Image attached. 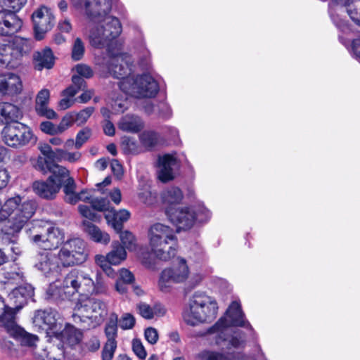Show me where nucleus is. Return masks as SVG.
<instances>
[{
    "label": "nucleus",
    "instance_id": "59",
    "mask_svg": "<svg viewBox=\"0 0 360 360\" xmlns=\"http://www.w3.org/2000/svg\"><path fill=\"white\" fill-rule=\"evenodd\" d=\"M75 69L80 77L90 78L93 76V70L86 65L78 64L75 66Z\"/></svg>",
    "mask_w": 360,
    "mask_h": 360
},
{
    "label": "nucleus",
    "instance_id": "11",
    "mask_svg": "<svg viewBox=\"0 0 360 360\" xmlns=\"http://www.w3.org/2000/svg\"><path fill=\"white\" fill-rule=\"evenodd\" d=\"M190 270L184 258H178L169 268L164 269L160 275L158 285L162 291L167 292L172 283H181L189 277Z\"/></svg>",
    "mask_w": 360,
    "mask_h": 360
},
{
    "label": "nucleus",
    "instance_id": "60",
    "mask_svg": "<svg viewBox=\"0 0 360 360\" xmlns=\"http://www.w3.org/2000/svg\"><path fill=\"white\" fill-rule=\"evenodd\" d=\"M11 261H15L18 257L22 254L21 247L16 243H13L9 248H6Z\"/></svg>",
    "mask_w": 360,
    "mask_h": 360
},
{
    "label": "nucleus",
    "instance_id": "28",
    "mask_svg": "<svg viewBox=\"0 0 360 360\" xmlns=\"http://www.w3.org/2000/svg\"><path fill=\"white\" fill-rule=\"evenodd\" d=\"M130 215V212L125 209L116 211L112 208L105 214V218L109 225L116 231H120L122 229V224L129 219Z\"/></svg>",
    "mask_w": 360,
    "mask_h": 360
},
{
    "label": "nucleus",
    "instance_id": "44",
    "mask_svg": "<svg viewBox=\"0 0 360 360\" xmlns=\"http://www.w3.org/2000/svg\"><path fill=\"white\" fill-rule=\"evenodd\" d=\"M135 323L134 316L129 313L124 314L117 321L120 327L123 330L131 329L134 326Z\"/></svg>",
    "mask_w": 360,
    "mask_h": 360
},
{
    "label": "nucleus",
    "instance_id": "33",
    "mask_svg": "<svg viewBox=\"0 0 360 360\" xmlns=\"http://www.w3.org/2000/svg\"><path fill=\"white\" fill-rule=\"evenodd\" d=\"M5 91L8 95L18 94L22 89L20 77L13 73L4 74Z\"/></svg>",
    "mask_w": 360,
    "mask_h": 360
},
{
    "label": "nucleus",
    "instance_id": "37",
    "mask_svg": "<svg viewBox=\"0 0 360 360\" xmlns=\"http://www.w3.org/2000/svg\"><path fill=\"white\" fill-rule=\"evenodd\" d=\"M120 233V239L122 245L124 249L129 251H134L137 248V241L136 236L129 231H118Z\"/></svg>",
    "mask_w": 360,
    "mask_h": 360
},
{
    "label": "nucleus",
    "instance_id": "54",
    "mask_svg": "<svg viewBox=\"0 0 360 360\" xmlns=\"http://www.w3.org/2000/svg\"><path fill=\"white\" fill-rule=\"evenodd\" d=\"M156 193L149 190H145L139 193V199L146 205H151L156 202Z\"/></svg>",
    "mask_w": 360,
    "mask_h": 360
},
{
    "label": "nucleus",
    "instance_id": "42",
    "mask_svg": "<svg viewBox=\"0 0 360 360\" xmlns=\"http://www.w3.org/2000/svg\"><path fill=\"white\" fill-rule=\"evenodd\" d=\"M78 210L81 215L86 219L90 220L96 221H98L100 219V217L98 215V214L96 212V210L92 208V207H89L87 205H80L78 207Z\"/></svg>",
    "mask_w": 360,
    "mask_h": 360
},
{
    "label": "nucleus",
    "instance_id": "4",
    "mask_svg": "<svg viewBox=\"0 0 360 360\" xmlns=\"http://www.w3.org/2000/svg\"><path fill=\"white\" fill-rule=\"evenodd\" d=\"M149 245L152 253L158 259L169 261L178 250L177 237L171 227L157 223L148 231Z\"/></svg>",
    "mask_w": 360,
    "mask_h": 360
},
{
    "label": "nucleus",
    "instance_id": "18",
    "mask_svg": "<svg viewBox=\"0 0 360 360\" xmlns=\"http://www.w3.org/2000/svg\"><path fill=\"white\" fill-rule=\"evenodd\" d=\"M179 164L174 155L165 154L158 158V176L162 182L174 179Z\"/></svg>",
    "mask_w": 360,
    "mask_h": 360
},
{
    "label": "nucleus",
    "instance_id": "55",
    "mask_svg": "<svg viewBox=\"0 0 360 360\" xmlns=\"http://www.w3.org/2000/svg\"><path fill=\"white\" fill-rule=\"evenodd\" d=\"M132 349L134 354L141 359H144L146 357V352L145 348L139 339H134L132 341Z\"/></svg>",
    "mask_w": 360,
    "mask_h": 360
},
{
    "label": "nucleus",
    "instance_id": "52",
    "mask_svg": "<svg viewBox=\"0 0 360 360\" xmlns=\"http://www.w3.org/2000/svg\"><path fill=\"white\" fill-rule=\"evenodd\" d=\"M136 309L140 316H141L143 319H153L152 306L145 302H140L136 305Z\"/></svg>",
    "mask_w": 360,
    "mask_h": 360
},
{
    "label": "nucleus",
    "instance_id": "38",
    "mask_svg": "<svg viewBox=\"0 0 360 360\" xmlns=\"http://www.w3.org/2000/svg\"><path fill=\"white\" fill-rule=\"evenodd\" d=\"M117 321L118 318L117 314H112L105 328L107 341L111 340L112 342H116L115 338L117 337Z\"/></svg>",
    "mask_w": 360,
    "mask_h": 360
},
{
    "label": "nucleus",
    "instance_id": "61",
    "mask_svg": "<svg viewBox=\"0 0 360 360\" xmlns=\"http://www.w3.org/2000/svg\"><path fill=\"white\" fill-rule=\"evenodd\" d=\"M248 357L240 352H233L220 354L219 360H248Z\"/></svg>",
    "mask_w": 360,
    "mask_h": 360
},
{
    "label": "nucleus",
    "instance_id": "43",
    "mask_svg": "<svg viewBox=\"0 0 360 360\" xmlns=\"http://www.w3.org/2000/svg\"><path fill=\"white\" fill-rule=\"evenodd\" d=\"M91 135V130L88 127L79 131L75 138V148L79 149L89 140Z\"/></svg>",
    "mask_w": 360,
    "mask_h": 360
},
{
    "label": "nucleus",
    "instance_id": "19",
    "mask_svg": "<svg viewBox=\"0 0 360 360\" xmlns=\"http://www.w3.org/2000/svg\"><path fill=\"white\" fill-rule=\"evenodd\" d=\"M167 216L179 230L189 229L195 221L193 209L188 207L178 208L173 212L169 210Z\"/></svg>",
    "mask_w": 360,
    "mask_h": 360
},
{
    "label": "nucleus",
    "instance_id": "21",
    "mask_svg": "<svg viewBox=\"0 0 360 360\" xmlns=\"http://www.w3.org/2000/svg\"><path fill=\"white\" fill-rule=\"evenodd\" d=\"M35 266L46 276L57 273L60 261L58 257L49 252H41L36 256Z\"/></svg>",
    "mask_w": 360,
    "mask_h": 360
},
{
    "label": "nucleus",
    "instance_id": "3",
    "mask_svg": "<svg viewBox=\"0 0 360 360\" xmlns=\"http://www.w3.org/2000/svg\"><path fill=\"white\" fill-rule=\"evenodd\" d=\"M35 201H22L19 195L8 199L0 210V230L6 235L16 236L34 214Z\"/></svg>",
    "mask_w": 360,
    "mask_h": 360
},
{
    "label": "nucleus",
    "instance_id": "6",
    "mask_svg": "<svg viewBox=\"0 0 360 360\" xmlns=\"http://www.w3.org/2000/svg\"><path fill=\"white\" fill-rule=\"evenodd\" d=\"M73 314L76 323H83L84 327L94 328L100 325L107 315V306L100 300L85 297L77 302Z\"/></svg>",
    "mask_w": 360,
    "mask_h": 360
},
{
    "label": "nucleus",
    "instance_id": "14",
    "mask_svg": "<svg viewBox=\"0 0 360 360\" xmlns=\"http://www.w3.org/2000/svg\"><path fill=\"white\" fill-rule=\"evenodd\" d=\"M30 241L45 250L55 249L64 240V233L58 228L52 225L44 226L41 232H36L30 236Z\"/></svg>",
    "mask_w": 360,
    "mask_h": 360
},
{
    "label": "nucleus",
    "instance_id": "46",
    "mask_svg": "<svg viewBox=\"0 0 360 360\" xmlns=\"http://www.w3.org/2000/svg\"><path fill=\"white\" fill-rule=\"evenodd\" d=\"M27 0H0L2 7L12 9L13 11H20L27 3Z\"/></svg>",
    "mask_w": 360,
    "mask_h": 360
},
{
    "label": "nucleus",
    "instance_id": "8",
    "mask_svg": "<svg viewBox=\"0 0 360 360\" xmlns=\"http://www.w3.org/2000/svg\"><path fill=\"white\" fill-rule=\"evenodd\" d=\"M0 323L7 333L22 346L34 347L38 342L37 335L27 333L15 323V311L11 308L0 314Z\"/></svg>",
    "mask_w": 360,
    "mask_h": 360
},
{
    "label": "nucleus",
    "instance_id": "39",
    "mask_svg": "<svg viewBox=\"0 0 360 360\" xmlns=\"http://www.w3.org/2000/svg\"><path fill=\"white\" fill-rule=\"evenodd\" d=\"M56 158L59 161H67L71 163H74L79 160L82 157L80 152H69L64 149H56Z\"/></svg>",
    "mask_w": 360,
    "mask_h": 360
},
{
    "label": "nucleus",
    "instance_id": "48",
    "mask_svg": "<svg viewBox=\"0 0 360 360\" xmlns=\"http://www.w3.org/2000/svg\"><path fill=\"white\" fill-rule=\"evenodd\" d=\"M158 116L164 120H169L172 117V110L165 101L160 102L157 106Z\"/></svg>",
    "mask_w": 360,
    "mask_h": 360
},
{
    "label": "nucleus",
    "instance_id": "2",
    "mask_svg": "<svg viewBox=\"0 0 360 360\" xmlns=\"http://www.w3.org/2000/svg\"><path fill=\"white\" fill-rule=\"evenodd\" d=\"M238 326L252 330L251 325L245 320L240 303L233 301L229 305L224 316L208 329L207 335L209 339L214 340L217 345L228 341L232 347L238 348L245 342L244 333L234 328Z\"/></svg>",
    "mask_w": 360,
    "mask_h": 360
},
{
    "label": "nucleus",
    "instance_id": "47",
    "mask_svg": "<svg viewBox=\"0 0 360 360\" xmlns=\"http://www.w3.org/2000/svg\"><path fill=\"white\" fill-rule=\"evenodd\" d=\"M117 348V342L107 341L102 351V360H112Z\"/></svg>",
    "mask_w": 360,
    "mask_h": 360
},
{
    "label": "nucleus",
    "instance_id": "40",
    "mask_svg": "<svg viewBox=\"0 0 360 360\" xmlns=\"http://www.w3.org/2000/svg\"><path fill=\"white\" fill-rule=\"evenodd\" d=\"M84 44L80 38H77L72 48V58L73 60L77 61L81 60L84 54Z\"/></svg>",
    "mask_w": 360,
    "mask_h": 360
},
{
    "label": "nucleus",
    "instance_id": "51",
    "mask_svg": "<svg viewBox=\"0 0 360 360\" xmlns=\"http://www.w3.org/2000/svg\"><path fill=\"white\" fill-rule=\"evenodd\" d=\"M90 204L96 211L108 212L109 210V202L104 198H94L90 201Z\"/></svg>",
    "mask_w": 360,
    "mask_h": 360
},
{
    "label": "nucleus",
    "instance_id": "23",
    "mask_svg": "<svg viewBox=\"0 0 360 360\" xmlns=\"http://www.w3.org/2000/svg\"><path fill=\"white\" fill-rule=\"evenodd\" d=\"M183 197L182 191L177 187H171L162 192L161 200L167 215L169 210L173 212L176 209V207L181 203Z\"/></svg>",
    "mask_w": 360,
    "mask_h": 360
},
{
    "label": "nucleus",
    "instance_id": "26",
    "mask_svg": "<svg viewBox=\"0 0 360 360\" xmlns=\"http://www.w3.org/2000/svg\"><path fill=\"white\" fill-rule=\"evenodd\" d=\"M33 165L37 170L43 174L50 172L52 174L63 176L68 174V169L65 167L53 162L48 160L46 157L39 156Z\"/></svg>",
    "mask_w": 360,
    "mask_h": 360
},
{
    "label": "nucleus",
    "instance_id": "10",
    "mask_svg": "<svg viewBox=\"0 0 360 360\" xmlns=\"http://www.w3.org/2000/svg\"><path fill=\"white\" fill-rule=\"evenodd\" d=\"M13 122L3 129L2 139L5 144L17 148L36 141L32 130L28 127L20 122Z\"/></svg>",
    "mask_w": 360,
    "mask_h": 360
},
{
    "label": "nucleus",
    "instance_id": "63",
    "mask_svg": "<svg viewBox=\"0 0 360 360\" xmlns=\"http://www.w3.org/2000/svg\"><path fill=\"white\" fill-rule=\"evenodd\" d=\"M120 278L124 283H131L134 280L133 274L127 269H122L120 271Z\"/></svg>",
    "mask_w": 360,
    "mask_h": 360
},
{
    "label": "nucleus",
    "instance_id": "29",
    "mask_svg": "<svg viewBox=\"0 0 360 360\" xmlns=\"http://www.w3.org/2000/svg\"><path fill=\"white\" fill-rule=\"evenodd\" d=\"M22 117L20 110L10 103H0V124L16 121Z\"/></svg>",
    "mask_w": 360,
    "mask_h": 360
},
{
    "label": "nucleus",
    "instance_id": "13",
    "mask_svg": "<svg viewBox=\"0 0 360 360\" xmlns=\"http://www.w3.org/2000/svg\"><path fill=\"white\" fill-rule=\"evenodd\" d=\"M63 318L55 309L37 311L33 317V323L47 334L57 335L63 327Z\"/></svg>",
    "mask_w": 360,
    "mask_h": 360
},
{
    "label": "nucleus",
    "instance_id": "15",
    "mask_svg": "<svg viewBox=\"0 0 360 360\" xmlns=\"http://www.w3.org/2000/svg\"><path fill=\"white\" fill-rule=\"evenodd\" d=\"M10 51L6 53V68H16L22 63V58L27 56L32 49L30 40L15 37L8 43Z\"/></svg>",
    "mask_w": 360,
    "mask_h": 360
},
{
    "label": "nucleus",
    "instance_id": "32",
    "mask_svg": "<svg viewBox=\"0 0 360 360\" xmlns=\"http://www.w3.org/2000/svg\"><path fill=\"white\" fill-rule=\"evenodd\" d=\"M84 231L90 236L91 238L96 243L108 244L110 240L108 233L101 231L99 228L93 224L91 221L84 220L83 221Z\"/></svg>",
    "mask_w": 360,
    "mask_h": 360
},
{
    "label": "nucleus",
    "instance_id": "20",
    "mask_svg": "<svg viewBox=\"0 0 360 360\" xmlns=\"http://www.w3.org/2000/svg\"><path fill=\"white\" fill-rule=\"evenodd\" d=\"M22 25V20L14 12L6 9L0 11V35L14 34L20 30Z\"/></svg>",
    "mask_w": 360,
    "mask_h": 360
},
{
    "label": "nucleus",
    "instance_id": "49",
    "mask_svg": "<svg viewBox=\"0 0 360 360\" xmlns=\"http://www.w3.org/2000/svg\"><path fill=\"white\" fill-rule=\"evenodd\" d=\"M94 111V108L87 107L85 109L79 112L78 113H75V118L77 125H82L84 124L91 117Z\"/></svg>",
    "mask_w": 360,
    "mask_h": 360
},
{
    "label": "nucleus",
    "instance_id": "12",
    "mask_svg": "<svg viewBox=\"0 0 360 360\" xmlns=\"http://www.w3.org/2000/svg\"><path fill=\"white\" fill-rule=\"evenodd\" d=\"M108 60L105 64L110 74L115 78L121 79L120 83L127 79H132V63L129 56L125 53L113 55L110 50L108 51Z\"/></svg>",
    "mask_w": 360,
    "mask_h": 360
},
{
    "label": "nucleus",
    "instance_id": "62",
    "mask_svg": "<svg viewBox=\"0 0 360 360\" xmlns=\"http://www.w3.org/2000/svg\"><path fill=\"white\" fill-rule=\"evenodd\" d=\"M38 148L40 152L47 158H56V151L54 152L48 143H40Z\"/></svg>",
    "mask_w": 360,
    "mask_h": 360
},
{
    "label": "nucleus",
    "instance_id": "64",
    "mask_svg": "<svg viewBox=\"0 0 360 360\" xmlns=\"http://www.w3.org/2000/svg\"><path fill=\"white\" fill-rule=\"evenodd\" d=\"M10 51L7 44L0 43V66L6 68V53Z\"/></svg>",
    "mask_w": 360,
    "mask_h": 360
},
{
    "label": "nucleus",
    "instance_id": "56",
    "mask_svg": "<svg viewBox=\"0 0 360 360\" xmlns=\"http://www.w3.org/2000/svg\"><path fill=\"white\" fill-rule=\"evenodd\" d=\"M220 352L205 349L199 352L197 355L198 360H219Z\"/></svg>",
    "mask_w": 360,
    "mask_h": 360
},
{
    "label": "nucleus",
    "instance_id": "24",
    "mask_svg": "<svg viewBox=\"0 0 360 360\" xmlns=\"http://www.w3.org/2000/svg\"><path fill=\"white\" fill-rule=\"evenodd\" d=\"M55 336L70 347L79 344L83 338L82 332L69 323H66L65 328Z\"/></svg>",
    "mask_w": 360,
    "mask_h": 360
},
{
    "label": "nucleus",
    "instance_id": "17",
    "mask_svg": "<svg viewBox=\"0 0 360 360\" xmlns=\"http://www.w3.org/2000/svg\"><path fill=\"white\" fill-rule=\"evenodd\" d=\"M60 175L51 174L46 180L35 181L32 184L34 193L41 198L54 199L61 188V182L58 181ZM62 177H64L62 176Z\"/></svg>",
    "mask_w": 360,
    "mask_h": 360
},
{
    "label": "nucleus",
    "instance_id": "30",
    "mask_svg": "<svg viewBox=\"0 0 360 360\" xmlns=\"http://www.w3.org/2000/svg\"><path fill=\"white\" fill-rule=\"evenodd\" d=\"M58 181L61 182V186H63L65 202L72 205L76 204V184L74 179L70 176L69 171L68 170V174L64 177H58Z\"/></svg>",
    "mask_w": 360,
    "mask_h": 360
},
{
    "label": "nucleus",
    "instance_id": "1",
    "mask_svg": "<svg viewBox=\"0 0 360 360\" xmlns=\"http://www.w3.org/2000/svg\"><path fill=\"white\" fill-rule=\"evenodd\" d=\"M106 290V286L98 274L94 282L89 274L84 271L72 269L62 281L51 283L46 290L49 299L54 301L71 300L76 295L87 296L101 294Z\"/></svg>",
    "mask_w": 360,
    "mask_h": 360
},
{
    "label": "nucleus",
    "instance_id": "36",
    "mask_svg": "<svg viewBox=\"0 0 360 360\" xmlns=\"http://www.w3.org/2000/svg\"><path fill=\"white\" fill-rule=\"evenodd\" d=\"M143 153L152 150L158 143L159 134L154 131H144L139 136Z\"/></svg>",
    "mask_w": 360,
    "mask_h": 360
},
{
    "label": "nucleus",
    "instance_id": "22",
    "mask_svg": "<svg viewBox=\"0 0 360 360\" xmlns=\"http://www.w3.org/2000/svg\"><path fill=\"white\" fill-rule=\"evenodd\" d=\"M34 295V290L30 285H20L13 289L8 295L9 300L13 302L14 308L11 307L16 313ZM10 308L6 305L5 310Z\"/></svg>",
    "mask_w": 360,
    "mask_h": 360
},
{
    "label": "nucleus",
    "instance_id": "16",
    "mask_svg": "<svg viewBox=\"0 0 360 360\" xmlns=\"http://www.w3.org/2000/svg\"><path fill=\"white\" fill-rule=\"evenodd\" d=\"M35 38L41 40L45 34L51 30L54 24V15L51 11L45 6L36 10L32 15Z\"/></svg>",
    "mask_w": 360,
    "mask_h": 360
},
{
    "label": "nucleus",
    "instance_id": "57",
    "mask_svg": "<svg viewBox=\"0 0 360 360\" xmlns=\"http://www.w3.org/2000/svg\"><path fill=\"white\" fill-rule=\"evenodd\" d=\"M41 130L48 134L54 135L60 134L58 129V125H55L49 121L42 122L40 124Z\"/></svg>",
    "mask_w": 360,
    "mask_h": 360
},
{
    "label": "nucleus",
    "instance_id": "5",
    "mask_svg": "<svg viewBox=\"0 0 360 360\" xmlns=\"http://www.w3.org/2000/svg\"><path fill=\"white\" fill-rule=\"evenodd\" d=\"M217 311L215 299L198 291L190 297L188 307L183 312V319L187 324L194 326L213 320Z\"/></svg>",
    "mask_w": 360,
    "mask_h": 360
},
{
    "label": "nucleus",
    "instance_id": "27",
    "mask_svg": "<svg viewBox=\"0 0 360 360\" xmlns=\"http://www.w3.org/2000/svg\"><path fill=\"white\" fill-rule=\"evenodd\" d=\"M117 127L123 131L136 134L144 127V124L139 117L127 114L121 117L117 123Z\"/></svg>",
    "mask_w": 360,
    "mask_h": 360
},
{
    "label": "nucleus",
    "instance_id": "7",
    "mask_svg": "<svg viewBox=\"0 0 360 360\" xmlns=\"http://www.w3.org/2000/svg\"><path fill=\"white\" fill-rule=\"evenodd\" d=\"M120 89L125 95L135 98H152L158 93L159 85L151 75L143 74L122 81Z\"/></svg>",
    "mask_w": 360,
    "mask_h": 360
},
{
    "label": "nucleus",
    "instance_id": "35",
    "mask_svg": "<svg viewBox=\"0 0 360 360\" xmlns=\"http://www.w3.org/2000/svg\"><path fill=\"white\" fill-rule=\"evenodd\" d=\"M120 147L126 155H135L143 153V147L133 137L124 136L121 139Z\"/></svg>",
    "mask_w": 360,
    "mask_h": 360
},
{
    "label": "nucleus",
    "instance_id": "9",
    "mask_svg": "<svg viewBox=\"0 0 360 360\" xmlns=\"http://www.w3.org/2000/svg\"><path fill=\"white\" fill-rule=\"evenodd\" d=\"M58 260L63 266H70L84 263L88 257L85 242L80 238L66 241L58 254Z\"/></svg>",
    "mask_w": 360,
    "mask_h": 360
},
{
    "label": "nucleus",
    "instance_id": "25",
    "mask_svg": "<svg viewBox=\"0 0 360 360\" xmlns=\"http://www.w3.org/2000/svg\"><path fill=\"white\" fill-rule=\"evenodd\" d=\"M50 92L46 89H41L37 96L35 109L37 113L48 119H54L57 117L56 112L48 107Z\"/></svg>",
    "mask_w": 360,
    "mask_h": 360
},
{
    "label": "nucleus",
    "instance_id": "50",
    "mask_svg": "<svg viewBox=\"0 0 360 360\" xmlns=\"http://www.w3.org/2000/svg\"><path fill=\"white\" fill-rule=\"evenodd\" d=\"M195 216V221L199 222H205L208 221L211 217V212L203 205H200L195 210H193Z\"/></svg>",
    "mask_w": 360,
    "mask_h": 360
},
{
    "label": "nucleus",
    "instance_id": "31",
    "mask_svg": "<svg viewBox=\"0 0 360 360\" xmlns=\"http://www.w3.org/2000/svg\"><path fill=\"white\" fill-rule=\"evenodd\" d=\"M35 67L38 70L43 68L51 69L54 64V57L52 51L49 48H45L41 51H37L34 55Z\"/></svg>",
    "mask_w": 360,
    "mask_h": 360
},
{
    "label": "nucleus",
    "instance_id": "53",
    "mask_svg": "<svg viewBox=\"0 0 360 360\" xmlns=\"http://www.w3.org/2000/svg\"><path fill=\"white\" fill-rule=\"evenodd\" d=\"M112 103H111L112 109L116 112H123L126 108V103L127 98L121 97V98H115L114 96H112Z\"/></svg>",
    "mask_w": 360,
    "mask_h": 360
},
{
    "label": "nucleus",
    "instance_id": "34",
    "mask_svg": "<svg viewBox=\"0 0 360 360\" xmlns=\"http://www.w3.org/2000/svg\"><path fill=\"white\" fill-rule=\"evenodd\" d=\"M111 246V251L107 254L108 262L112 265H119L126 259L127 252L118 241L112 242Z\"/></svg>",
    "mask_w": 360,
    "mask_h": 360
},
{
    "label": "nucleus",
    "instance_id": "45",
    "mask_svg": "<svg viewBox=\"0 0 360 360\" xmlns=\"http://www.w3.org/2000/svg\"><path fill=\"white\" fill-rule=\"evenodd\" d=\"M76 122L75 118V113L70 112L66 114L61 120L60 122L58 124V129H59V132L62 134L68 128L72 126V124Z\"/></svg>",
    "mask_w": 360,
    "mask_h": 360
},
{
    "label": "nucleus",
    "instance_id": "58",
    "mask_svg": "<svg viewBox=\"0 0 360 360\" xmlns=\"http://www.w3.org/2000/svg\"><path fill=\"white\" fill-rule=\"evenodd\" d=\"M144 335L146 340L151 345H154L158 342V330L153 327L147 328L145 330Z\"/></svg>",
    "mask_w": 360,
    "mask_h": 360
},
{
    "label": "nucleus",
    "instance_id": "41",
    "mask_svg": "<svg viewBox=\"0 0 360 360\" xmlns=\"http://www.w3.org/2000/svg\"><path fill=\"white\" fill-rule=\"evenodd\" d=\"M4 277L7 279L8 283L13 284H20L24 281V273L19 268L15 271H6Z\"/></svg>",
    "mask_w": 360,
    "mask_h": 360
}]
</instances>
